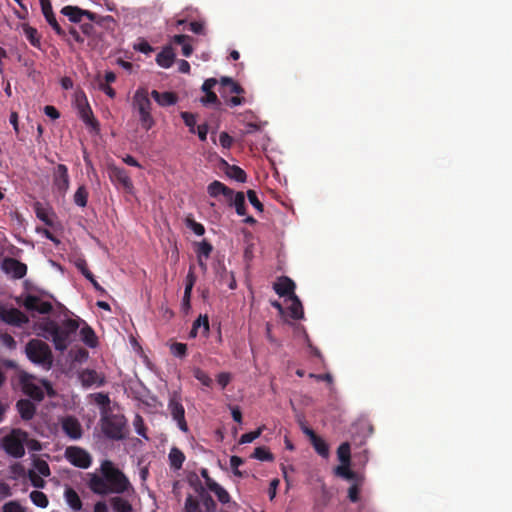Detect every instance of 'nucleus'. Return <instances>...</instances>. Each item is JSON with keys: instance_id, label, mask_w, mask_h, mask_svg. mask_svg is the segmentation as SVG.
<instances>
[{"instance_id": "19", "label": "nucleus", "mask_w": 512, "mask_h": 512, "mask_svg": "<svg viewBox=\"0 0 512 512\" xmlns=\"http://www.w3.org/2000/svg\"><path fill=\"white\" fill-rule=\"evenodd\" d=\"M151 96L162 107L175 105L178 101V96L174 92L152 90Z\"/></svg>"}, {"instance_id": "49", "label": "nucleus", "mask_w": 512, "mask_h": 512, "mask_svg": "<svg viewBox=\"0 0 512 512\" xmlns=\"http://www.w3.org/2000/svg\"><path fill=\"white\" fill-rule=\"evenodd\" d=\"M262 431H263V427H259L255 431H251V432L243 434L239 440V443L246 444V443L253 442L255 439H257L262 434Z\"/></svg>"}, {"instance_id": "22", "label": "nucleus", "mask_w": 512, "mask_h": 512, "mask_svg": "<svg viewBox=\"0 0 512 512\" xmlns=\"http://www.w3.org/2000/svg\"><path fill=\"white\" fill-rule=\"evenodd\" d=\"M81 340L89 347L94 348L98 343L97 336L94 330L83 321V326L80 328Z\"/></svg>"}, {"instance_id": "26", "label": "nucleus", "mask_w": 512, "mask_h": 512, "mask_svg": "<svg viewBox=\"0 0 512 512\" xmlns=\"http://www.w3.org/2000/svg\"><path fill=\"white\" fill-rule=\"evenodd\" d=\"M230 206H234L239 216L246 215L245 195L243 192L234 193L232 200H227Z\"/></svg>"}, {"instance_id": "55", "label": "nucleus", "mask_w": 512, "mask_h": 512, "mask_svg": "<svg viewBox=\"0 0 512 512\" xmlns=\"http://www.w3.org/2000/svg\"><path fill=\"white\" fill-rule=\"evenodd\" d=\"M2 512H26L17 501H9L2 507Z\"/></svg>"}, {"instance_id": "13", "label": "nucleus", "mask_w": 512, "mask_h": 512, "mask_svg": "<svg viewBox=\"0 0 512 512\" xmlns=\"http://www.w3.org/2000/svg\"><path fill=\"white\" fill-rule=\"evenodd\" d=\"M2 269L6 274H10L15 279H21L27 273L26 264L11 257H7L3 260Z\"/></svg>"}, {"instance_id": "17", "label": "nucleus", "mask_w": 512, "mask_h": 512, "mask_svg": "<svg viewBox=\"0 0 512 512\" xmlns=\"http://www.w3.org/2000/svg\"><path fill=\"white\" fill-rule=\"evenodd\" d=\"M79 377L82 385L85 387H91L93 385L100 387L105 383L104 377H102L100 374H98L97 371L93 369L83 370Z\"/></svg>"}, {"instance_id": "9", "label": "nucleus", "mask_w": 512, "mask_h": 512, "mask_svg": "<svg viewBox=\"0 0 512 512\" xmlns=\"http://www.w3.org/2000/svg\"><path fill=\"white\" fill-rule=\"evenodd\" d=\"M70 186L68 168L64 164H58L53 171V188L64 197Z\"/></svg>"}, {"instance_id": "37", "label": "nucleus", "mask_w": 512, "mask_h": 512, "mask_svg": "<svg viewBox=\"0 0 512 512\" xmlns=\"http://www.w3.org/2000/svg\"><path fill=\"white\" fill-rule=\"evenodd\" d=\"M213 251V246L207 240H202L201 242L196 244V255L197 257L209 258L211 252Z\"/></svg>"}, {"instance_id": "12", "label": "nucleus", "mask_w": 512, "mask_h": 512, "mask_svg": "<svg viewBox=\"0 0 512 512\" xmlns=\"http://www.w3.org/2000/svg\"><path fill=\"white\" fill-rule=\"evenodd\" d=\"M61 14L66 16L70 22L80 23L83 17L88 18L92 22L97 21V15L89 10L81 9L78 6L67 5L61 9Z\"/></svg>"}, {"instance_id": "62", "label": "nucleus", "mask_w": 512, "mask_h": 512, "mask_svg": "<svg viewBox=\"0 0 512 512\" xmlns=\"http://www.w3.org/2000/svg\"><path fill=\"white\" fill-rule=\"evenodd\" d=\"M201 102L204 105H210V104H218L219 100H218L217 95L214 92H209L204 97L201 98Z\"/></svg>"}, {"instance_id": "10", "label": "nucleus", "mask_w": 512, "mask_h": 512, "mask_svg": "<svg viewBox=\"0 0 512 512\" xmlns=\"http://www.w3.org/2000/svg\"><path fill=\"white\" fill-rule=\"evenodd\" d=\"M0 319L12 326L22 327L29 323V318L17 308H5L0 306Z\"/></svg>"}, {"instance_id": "52", "label": "nucleus", "mask_w": 512, "mask_h": 512, "mask_svg": "<svg viewBox=\"0 0 512 512\" xmlns=\"http://www.w3.org/2000/svg\"><path fill=\"white\" fill-rule=\"evenodd\" d=\"M244 463V460L239 456H231L230 465L233 471V474L237 477H243V472L239 470V466Z\"/></svg>"}, {"instance_id": "53", "label": "nucleus", "mask_w": 512, "mask_h": 512, "mask_svg": "<svg viewBox=\"0 0 512 512\" xmlns=\"http://www.w3.org/2000/svg\"><path fill=\"white\" fill-rule=\"evenodd\" d=\"M171 353L175 357L183 358L186 356L187 353V345L179 342L173 343L171 345Z\"/></svg>"}, {"instance_id": "30", "label": "nucleus", "mask_w": 512, "mask_h": 512, "mask_svg": "<svg viewBox=\"0 0 512 512\" xmlns=\"http://www.w3.org/2000/svg\"><path fill=\"white\" fill-rule=\"evenodd\" d=\"M226 175L229 178L241 183L245 182L247 179L246 172L236 165H228L226 169Z\"/></svg>"}, {"instance_id": "38", "label": "nucleus", "mask_w": 512, "mask_h": 512, "mask_svg": "<svg viewBox=\"0 0 512 512\" xmlns=\"http://www.w3.org/2000/svg\"><path fill=\"white\" fill-rule=\"evenodd\" d=\"M30 499L34 505L40 508H46L49 504L46 494L38 490H34L30 493Z\"/></svg>"}, {"instance_id": "24", "label": "nucleus", "mask_w": 512, "mask_h": 512, "mask_svg": "<svg viewBox=\"0 0 512 512\" xmlns=\"http://www.w3.org/2000/svg\"><path fill=\"white\" fill-rule=\"evenodd\" d=\"M168 459H169L170 467L174 470H179L182 468L186 457H185L184 453L179 448L172 447L170 449Z\"/></svg>"}, {"instance_id": "43", "label": "nucleus", "mask_w": 512, "mask_h": 512, "mask_svg": "<svg viewBox=\"0 0 512 512\" xmlns=\"http://www.w3.org/2000/svg\"><path fill=\"white\" fill-rule=\"evenodd\" d=\"M44 18L58 36H61V37L66 36V32L64 31V29L60 26V24L56 20L54 13L51 15H46V16H44Z\"/></svg>"}, {"instance_id": "11", "label": "nucleus", "mask_w": 512, "mask_h": 512, "mask_svg": "<svg viewBox=\"0 0 512 512\" xmlns=\"http://www.w3.org/2000/svg\"><path fill=\"white\" fill-rule=\"evenodd\" d=\"M108 175L114 184L120 185L127 192L132 191L133 183L127 170L111 165L108 167Z\"/></svg>"}, {"instance_id": "63", "label": "nucleus", "mask_w": 512, "mask_h": 512, "mask_svg": "<svg viewBox=\"0 0 512 512\" xmlns=\"http://www.w3.org/2000/svg\"><path fill=\"white\" fill-rule=\"evenodd\" d=\"M44 113L53 120L58 119L60 117L59 111L51 105H46L44 107Z\"/></svg>"}, {"instance_id": "42", "label": "nucleus", "mask_w": 512, "mask_h": 512, "mask_svg": "<svg viewBox=\"0 0 512 512\" xmlns=\"http://www.w3.org/2000/svg\"><path fill=\"white\" fill-rule=\"evenodd\" d=\"M252 458H255L260 461H273V454L266 447H257L255 448Z\"/></svg>"}, {"instance_id": "28", "label": "nucleus", "mask_w": 512, "mask_h": 512, "mask_svg": "<svg viewBox=\"0 0 512 512\" xmlns=\"http://www.w3.org/2000/svg\"><path fill=\"white\" fill-rule=\"evenodd\" d=\"M111 506L115 512H132V505L128 500L122 497H113L110 500Z\"/></svg>"}, {"instance_id": "20", "label": "nucleus", "mask_w": 512, "mask_h": 512, "mask_svg": "<svg viewBox=\"0 0 512 512\" xmlns=\"http://www.w3.org/2000/svg\"><path fill=\"white\" fill-rule=\"evenodd\" d=\"M174 60L175 53L170 45L165 46L156 56V63L162 68H170Z\"/></svg>"}, {"instance_id": "36", "label": "nucleus", "mask_w": 512, "mask_h": 512, "mask_svg": "<svg viewBox=\"0 0 512 512\" xmlns=\"http://www.w3.org/2000/svg\"><path fill=\"white\" fill-rule=\"evenodd\" d=\"M88 195L89 194L86 187L84 185L79 186L73 196L74 203L79 207H86L88 202Z\"/></svg>"}, {"instance_id": "64", "label": "nucleus", "mask_w": 512, "mask_h": 512, "mask_svg": "<svg viewBox=\"0 0 512 512\" xmlns=\"http://www.w3.org/2000/svg\"><path fill=\"white\" fill-rule=\"evenodd\" d=\"M217 84V80L215 78L206 79L202 85V91L207 94L209 92H213L212 89Z\"/></svg>"}, {"instance_id": "16", "label": "nucleus", "mask_w": 512, "mask_h": 512, "mask_svg": "<svg viewBox=\"0 0 512 512\" xmlns=\"http://www.w3.org/2000/svg\"><path fill=\"white\" fill-rule=\"evenodd\" d=\"M296 285L292 279L287 276H282L278 279L277 282L274 283L273 289L280 297L288 296L291 298L295 295Z\"/></svg>"}, {"instance_id": "57", "label": "nucleus", "mask_w": 512, "mask_h": 512, "mask_svg": "<svg viewBox=\"0 0 512 512\" xmlns=\"http://www.w3.org/2000/svg\"><path fill=\"white\" fill-rule=\"evenodd\" d=\"M199 503L192 495H188L185 500L186 512H196L198 510Z\"/></svg>"}, {"instance_id": "59", "label": "nucleus", "mask_w": 512, "mask_h": 512, "mask_svg": "<svg viewBox=\"0 0 512 512\" xmlns=\"http://www.w3.org/2000/svg\"><path fill=\"white\" fill-rule=\"evenodd\" d=\"M231 381V374L227 372H221L217 375V383L222 389H225Z\"/></svg>"}, {"instance_id": "39", "label": "nucleus", "mask_w": 512, "mask_h": 512, "mask_svg": "<svg viewBox=\"0 0 512 512\" xmlns=\"http://www.w3.org/2000/svg\"><path fill=\"white\" fill-rule=\"evenodd\" d=\"M336 475L343 477L347 480H355L357 478V474L350 469V463L341 464L335 469Z\"/></svg>"}, {"instance_id": "46", "label": "nucleus", "mask_w": 512, "mask_h": 512, "mask_svg": "<svg viewBox=\"0 0 512 512\" xmlns=\"http://www.w3.org/2000/svg\"><path fill=\"white\" fill-rule=\"evenodd\" d=\"M42 477L43 476L39 475L35 470L28 471V478L35 488L45 487L46 482Z\"/></svg>"}, {"instance_id": "6", "label": "nucleus", "mask_w": 512, "mask_h": 512, "mask_svg": "<svg viewBox=\"0 0 512 512\" xmlns=\"http://www.w3.org/2000/svg\"><path fill=\"white\" fill-rule=\"evenodd\" d=\"M28 433L21 429H13L9 434L3 437L2 445L5 452L14 457L21 458L25 454V443Z\"/></svg>"}, {"instance_id": "44", "label": "nucleus", "mask_w": 512, "mask_h": 512, "mask_svg": "<svg viewBox=\"0 0 512 512\" xmlns=\"http://www.w3.org/2000/svg\"><path fill=\"white\" fill-rule=\"evenodd\" d=\"M193 375L194 377L199 381L201 382V384L203 386H206V387H211L212 386V379L210 378V376L205 372L203 371L202 369L200 368H196L194 369L193 371Z\"/></svg>"}, {"instance_id": "60", "label": "nucleus", "mask_w": 512, "mask_h": 512, "mask_svg": "<svg viewBox=\"0 0 512 512\" xmlns=\"http://www.w3.org/2000/svg\"><path fill=\"white\" fill-rule=\"evenodd\" d=\"M219 142L223 148L229 149L232 146L233 139L227 132H221Z\"/></svg>"}, {"instance_id": "47", "label": "nucleus", "mask_w": 512, "mask_h": 512, "mask_svg": "<svg viewBox=\"0 0 512 512\" xmlns=\"http://www.w3.org/2000/svg\"><path fill=\"white\" fill-rule=\"evenodd\" d=\"M134 428L138 435L144 437L145 439H148V436L146 435V426L144 423V419L141 415L136 414L134 421H133Z\"/></svg>"}, {"instance_id": "3", "label": "nucleus", "mask_w": 512, "mask_h": 512, "mask_svg": "<svg viewBox=\"0 0 512 512\" xmlns=\"http://www.w3.org/2000/svg\"><path fill=\"white\" fill-rule=\"evenodd\" d=\"M28 359L34 364L50 369L53 364V354L49 345L40 339H31L25 347Z\"/></svg>"}, {"instance_id": "54", "label": "nucleus", "mask_w": 512, "mask_h": 512, "mask_svg": "<svg viewBox=\"0 0 512 512\" xmlns=\"http://www.w3.org/2000/svg\"><path fill=\"white\" fill-rule=\"evenodd\" d=\"M196 282V275L194 273V267L190 266L185 283L186 294L192 293L193 286Z\"/></svg>"}, {"instance_id": "8", "label": "nucleus", "mask_w": 512, "mask_h": 512, "mask_svg": "<svg viewBox=\"0 0 512 512\" xmlns=\"http://www.w3.org/2000/svg\"><path fill=\"white\" fill-rule=\"evenodd\" d=\"M64 456L73 466L81 469H87L92 464L91 455L79 446L67 447Z\"/></svg>"}, {"instance_id": "34", "label": "nucleus", "mask_w": 512, "mask_h": 512, "mask_svg": "<svg viewBox=\"0 0 512 512\" xmlns=\"http://www.w3.org/2000/svg\"><path fill=\"white\" fill-rule=\"evenodd\" d=\"M80 116H81V119L83 120V122L86 125H89V126H91L93 128H98L99 123L94 118L93 112H92V110H91L89 105H86L85 107L81 108Z\"/></svg>"}, {"instance_id": "18", "label": "nucleus", "mask_w": 512, "mask_h": 512, "mask_svg": "<svg viewBox=\"0 0 512 512\" xmlns=\"http://www.w3.org/2000/svg\"><path fill=\"white\" fill-rule=\"evenodd\" d=\"M207 192L211 197L214 198L218 197L219 195H223L226 200H232L234 195V191L231 188L218 180H214L208 185Z\"/></svg>"}, {"instance_id": "48", "label": "nucleus", "mask_w": 512, "mask_h": 512, "mask_svg": "<svg viewBox=\"0 0 512 512\" xmlns=\"http://www.w3.org/2000/svg\"><path fill=\"white\" fill-rule=\"evenodd\" d=\"M181 118L185 125L189 127L190 133H195L196 115L190 112H181Z\"/></svg>"}, {"instance_id": "61", "label": "nucleus", "mask_w": 512, "mask_h": 512, "mask_svg": "<svg viewBox=\"0 0 512 512\" xmlns=\"http://www.w3.org/2000/svg\"><path fill=\"white\" fill-rule=\"evenodd\" d=\"M189 30L195 34L198 35H204L205 34V27L202 22L199 21H193L189 24Z\"/></svg>"}, {"instance_id": "23", "label": "nucleus", "mask_w": 512, "mask_h": 512, "mask_svg": "<svg viewBox=\"0 0 512 512\" xmlns=\"http://www.w3.org/2000/svg\"><path fill=\"white\" fill-rule=\"evenodd\" d=\"M64 497L67 504L74 512H78L82 509V501L78 493L73 488L67 487L64 492Z\"/></svg>"}, {"instance_id": "51", "label": "nucleus", "mask_w": 512, "mask_h": 512, "mask_svg": "<svg viewBox=\"0 0 512 512\" xmlns=\"http://www.w3.org/2000/svg\"><path fill=\"white\" fill-rule=\"evenodd\" d=\"M247 197L251 205L259 212H263L264 205L259 200L257 193L254 190L249 189L247 191Z\"/></svg>"}, {"instance_id": "45", "label": "nucleus", "mask_w": 512, "mask_h": 512, "mask_svg": "<svg viewBox=\"0 0 512 512\" xmlns=\"http://www.w3.org/2000/svg\"><path fill=\"white\" fill-rule=\"evenodd\" d=\"M193 326L198 330L202 328V334L204 336L208 335L209 332V319L207 315H200L194 322Z\"/></svg>"}, {"instance_id": "40", "label": "nucleus", "mask_w": 512, "mask_h": 512, "mask_svg": "<svg viewBox=\"0 0 512 512\" xmlns=\"http://www.w3.org/2000/svg\"><path fill=\"white\" fill-rule=\"evenodd\" d=\"M220 84L222 87H228L231 93L240 95L244 93V89L235 82L232 78L222 77L220 80Z\"/></svg>"}, {"instance_id": "29", "label": "nucleus", "mask_w": 512, "mask_h": 512, "mask_svg": "<svg viewBox=\"0 0 512 512\" xmlns=\"http://www.w3.org/2000/svg\"><path fill=\"white\" fill-rule=\"evenodd\" d=\"M77 267L78 269L81 271L82 275L87 279L89 280L93 287L97 290V291H100L102 293L105 292V290L103 289V287L96 281V279L94 278V275L92 274V272L87 268L86 266V262L85 261H81L77 264Z\"/></svg>"}, {"instance_id": "56", "label": "nucleus", "mask_w": 512, "mask_h": 512, "mask_svg": "<svg viewBox=\"0 0 512 512\" xmlns=\"http://www.w3.org/2000/svg\"><path fill=\"white\" fill-rule=\"evenodd\" d=\"M360 487L357 482L353 483L348 489V498L351 502L356 503L359 501Z\"/></svg>"}, {"instance_id": "2", "label": "nucleus", "mask_w": 512, "mask_h": 512, "mask_svg": "<svg viewBox=\"0 0 512 512\" xmlns=\"http://www.w3.org/2000/svg\"><path fill=\"white\" fill-rule=\"evenodd\" d=\"M101 473L102 476L91 474L88 482L89 488L95 494H122L131 488L128 478L111 461L105 460L102 462Z\"/></svg>"}, {"instance_id": "31", "label": "nucleus", "mask_w": 512, "mask_h": 512, "mask_svg": "<svg viewBox=\"0 0 512 512\" xmlns=\"http://www.w3.org/2000/svg\"><path fill=\"white\" fill-rule=\"evenodd\" d=\"M23 32L30 44L36 48L40 47V36L36 28L29 25L23 26Z\"/></svg>"}, {"instance_id": "50", "label": "nucleus", "mask_w": 512, "mask_h": 512, "mask_svg": "<svg viewBox=\"0 0 512 512\" xmlns=\"http://www.w3.org/2000/svg\"><path fill=\"white\" fill-rule=\"evenodd\" d=\"M186 225L198 236H202L205 233L204 226L191 217L186 218Z\"/></svg>"}, {"instance_id": "15", "label": "nucleus", "mask_w": 512, "mask_h": 512, "mask_svg": "<svg viewBox=\"0 0 512 512\" xmlns=\"http://www.w3.org/2000/svg\"><path fill=\"white\" fill-rule=\"evenodd\" d=\"M62 429L64 433L71 439H79L82 437V427L77 418L68 416L62 421Z\"/></svg>"}, {"instance_id": "35", "label": "nucleus", "mask_w": 512, "mask_h": 512, "mask_svg": "<svg viewBox=\"0 0 512 512\" xmlns=\"http://www.w3.org/2000/svg\"><path fill=\"white\" fill-rule=\"evenodd\" d=\"M337 456L341 464L351 462V447L348 442H343L337 449Z\"/></svg>"}, {"instance_id": "58", "label": "nucleus", "mask_w": 512, "mask_h": 512, "mask_svg": "<svg viewBox=\"0 0 512 512\" xmlns=\"http://www.w3.org/2000/svg\"><path fill=\"white\" fill-rule=\"evenodd\" d=\"M1 342L2 344L7 347L8 349H15L16 348V341L14 340V338L8 334V333H4L1 335Z\"/></svg>"}, {"instance_id": "32", "label": "nucleus", "mask_w": 512, "mask_h": 512, "mask_svg": "<svg viewBox=\"0 0 512 512\" xmlns=\"http://www.w3.org/2000/svg\"><path fill=\"white\" fill-rule=\"evenodd\" d=\"M311 444L320 456L323 458H327L329 456V446L320 436L314 437Z\"/></svg>"}, {"instance_id": "1", "label": "nucleus", "mask_w": 512, "mask_h": 512, "mask_svg": "<svg viewBox=\"0 0 512 512\" xmlns=\"http://www.w3.org/2000/svg\"><path fill=\"white\" fill-rule=\"evenodd\" d=\"M81 322L67 316L61 321L47 317L38 323V328L42 331L40 335L50 340L57 351L64 352L75 340Z\"/></svg>"}, {"instance_id": "25", "label": "nucleus", "mask_w": 512, "mask_h": 512, "mask_svg": "<svg viewBox=\"0 0 512 512\" xmlns=\"http://www.w3.org/2000/svg\"><path fill=\"white\" fill-rule=\"evenodd\" d=\"M23 392L36 401L44 399V392L42 388L33 382H24Z\"/></svg>"}, {"instance_id": "27", "label": "nucleus", "mask_w": 512, "mask_h": 512, "mask_svg": "<svg viewBox=\"0 0 512 512\" xmlns=\"http://www.w3.org/2000/svg\"><path fill=\"white\" fill-rule=\"evenodd\" d=\"M291 305L289 306V314L290 317L294 320H299L303 318L304 311L301 301L296 295H293L291 298Z\"/></svg>"}, {"instance_id": "4", "label": "nucleus", "mask_w": 512, "mask_h": 512, "mask_svg": "<svg viewBox=\"0 0 512 512\" xmlns=\"http://www.w3.org/2000/svg\"><path fill=\"white\" fill-rule=\"evenodd\" d=\"M133 108L139 114V121L143 129L149 131L155 124V121L151 115L152 103L148 97L147 90L138 89L132 101Z\"/></svg>"}, {"instance_id": "21", "label": "nucleus", "mask_w": 512, "mask_h": 512, "mask_svg": "<svg viewBox=\"0 0 512 512\" xmlns=\"http://www.w3.org/2000/svg\"><path fill=\"white\" fill-rule=\"evenodd\" d=\"M21 418L25 421L31 420L36 413V406L28 399H20L16 403Z\"/></svg>"}, {"instance_id": "7", "label": "nucleus", "mask_w": 512, "mask_h": 512, "mask_svg": "<svg viewBox=\"0 0 512 512\" xmlns=\"http://www.w3.org/2000/svg\"><path fill=\"white\" fill-rule=\"evenodd\" d=\"M168 410L174 421H176L178 428L187 433L189 431L188 424L185 419V409L182 404L181 394L174 391L170 394L168 401Z\"/></svg>"}, {"instance_id": "14", "label": "nucleus", "mask_w": 512, "mask_h": 512, "mask_svg": "<svg viewBox=\"0 0 512 512\" xmlns=\"http://www.w3.org/2000/svg\"><path fill=\"white\" fill-rule=\"evenodd\" d=\"M24 307L29 311H37L40 314H49L53 306L48 301H43L40 297L35 295H27L24 303Z\"/></svg>"}, {"instance_id": "5", "label": "nucleus", "mask_w": 512, "mask_h": 512, "mask_svg": "<svg viewBox=\"0 0 512 512\" xmlns=\"http://www.w3.org/2000/svg\"><path fill=\"white\" fill-rule=\"evenodd\" d=\"M126 418L121 414H106L101 418V427L104 435L112 440L125 438Z\"/></svg>"}, {"instance_id": "41", "label": "nucleus", "mask_w": 512, "mask_h": 512, "mask_svg": "<svg viewBox=\"0 0 512 512\" xmlns=\"http://www.w3.org/2000/svg\"><path fill=\"white\" fill-rule=\"evenodd\" d=\"M33 466L39 475H41L43 477L50 476V474H51L50 467L45 460H43L41 458H35L33 460Z\"/></svg>"}, {"instance_id": "33", "label": "nucleus", "mask_w": 512, "mask_h": 512, "mask_svg": "<svg viewBox=\"0 0 512 512\" xmlns=\"http://www.w3.org/2000/svg\"><path fill=\"white\" fill-rule=\"evenodd\" d=\"M209 490L216 495L218 501L222 504H227L230 502V494L218 483H212V486Z\"/></svg>"}]
</instances>
